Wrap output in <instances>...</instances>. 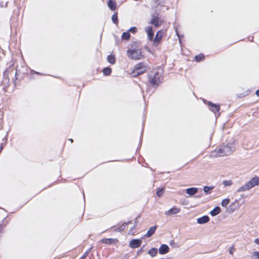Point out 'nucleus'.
Segmentation results:
<instances>
[{"instance_id": "f257e3e1", "label": "nucleus", "mask_w": 259, "mask_h": 259, "mask_svg": "<svg viewBox=\"0 0 259 259\" xmlns=\"http://www.w3.org/2000/svg\"><path fill=\"white\" fill-rule=\"evenodd\" d=\"M232 153L231 148L227 145L223 146L218 150L212 152L211 155L215 157H222L231 154Z\"/></svg>"}, {"instance_id": "f03ea898", "label": "nucleus", "mask_w": 259, "mask_h": 259, "mask_svg": "<svg viewBox=\"0 0 259 259\" xmlns=\"http://www.w3.org/2000/svg\"><path fill=\"white\" fill-rule=\"evenodd\" d=\"M147 70V66L144 62H140L137 64L134 69L131 72L135 77L138 76L144 73Z\"/></svg>"}, {"instance_id": "7ed1b4c3", "label": "nucleus", "mask_w": 259, "mask_h": 259, "mask_svg": "<svg viewBox=\"0 0 259 259\" xmlns=\"http://www.w3.org/2000/svg\"><path fill=\"white\" fill-rule=\"evenodd\" d=\"M166 29H162L156 32L155 37H153V39L151 41L153 46L156 47L160 44L162 37L166 34Z\"/></svg>"}, {"instance_id": "20e7f679", "label": "nucleus", "mask_w": 259, "mask_h": 259, "mask_svg": "<svg viewBox=\"0 0 259 259\" xmlns=\"http://www.w3.org/2000/svg\"><path fill=\"white\" fill-rule=\"evenodd\" d=\"M259 185V177H254L252 178L245 185L241 187L238 190V191L248 190L255 186Z\"/></svg>"}, {"instance_id": "39448f33", "label": "nucleus", "mask_w": 259, "mask_h": 259, "mask_svg": "<svg viewBox=\"0 0 259 259\" xmlns=\"http://www.w3.org/2000/svg\"><path fill=\"white\" fill-rule=\"evenodd\" d=\"M127 55L133 60H140L143 57L140 50H128L127 51Z\"/></svg>"}, {"instance_id": "423d86ee", "label": "nucleus", "mask_w": 259, "mask_h": 259, "mask_svg": "<svg viewBox=\"0 0 259 259\" xmlns=\"http://www.w3.org/2000/svg\"><path fill=\"white\" fill-rule=\"evenodd\" d=\"M148 81L152 85H158L160 82V76L158 71H155L153 74L148 76Z\"/></svg>"}, {"instance_id": "0eeeda50", "label": "nucleus", "mask_w": 259, "mask_h": 259, "mask_svg": "<svg viewBox=\"0 0 259 259\" xmlns=\"http://www.w3.org/2000/svg\"><path fill=\"white\" fill-rule=\"evenodd\" d=\"M163 22L164 21L160 19L158 16L153 15L149 23L153 25L155 28H158L163 23Z\"/></svg>"}, {"instance_id": "6e6552de", "label": "nucleus", "mask_w": 259, "mask_h": 259, "mask_svg": "<svg viewBox=\"0 0 259 259\" xmlns=\"http://www.w3.org/2000/svg\"><path fill=\"white\" fill-rule=\"evenodd\" d=\"M145 31L147 35L148 39L151 41L153 39L154 31L151 26H148L145 28Z\"/></svg>"}, {"instance_id": "1a4fd4ad", "label": "nucleus", "mask_w": 259, "mask_h": 259, "mask_svg": "<svg viewBox=\"0 0 259 259\" xmlns=\"http://www.w3.org/2000/svg\"><path fill=\"white\" fill-rule=\"evenodd\" d=\"M142 240L138 239H133L129 243V246L132 248H136L141 246Z\"/></svg>"}, {"instance_id": "9d476101", "label": "nucleus", "mask_w": 259, "mask_h": 259, "mask_svg": "<svg viewBox=\"0 0 259 259\" xmlns=\"http://www.w3.org/2000/svg\"><path fill=\"white\" fill-rule=\"evenodd\" d=\"M208 106L210 107V110L215 114L219 112L220 110V105L208 102L207 103Z\"/></svg>"}, {"instance_id": "9b49d317", "label": "nucleus", "mask_w": 259, "mask_h": 259, "mask_svg": "<svg viewBox=\"0 0 259 259\" xmlns=\"http://www.w3.org/2000/svg\"><path fill=\"white\" fill-rule=\"evenodd\" d=\"M181 211V208L176 207H173L170 208L169 210L165 212V214L166 215H171L172 214H176L179 213Z\"/></svg>"}, {"instance_id": "f8f14e48", "label": "nucleus", "mask_w": 259, "mask_h": 259, "mask_svg": "<svg viewBox=\"0 0 259 259\" xmlns=\"http://www.w3.org/2000/svg\"><path fill=\"white\" fill-rule=\"evenodd\" d=\"M101 242L106 244H116L118 242V240L116 238H103L101 240Z\"/></svg>"}, {"instance_id": "ddd939ff", "label": "nucleus", "mask_w": 259, "mask_h": 259, "mask_svg": "<svg viewBox=\"0 0 259 259\" xmlns=\"http://www.w3.org/2000/svg\"><path fill=\"white\" fill-rule=\"evenodd\" d=\"M169 250L168 246L166 244H162L159 248V252L161 254H166Z\"/></svg>"}, {"instance_id": "4468645a", "label": "nucleus", "mask_w": 259, "mask_h": 259, "mask_svg": "<svg viewBox=\"0 0 259 259\" xmlns=\"http://www.w3.org/2000/svg\"><path fill=\"white\" fill-rule=\"evenodd\" d=\"M107 5L112 11H115L117 9V3L115 0H109Z\"/></svg>"}, {"instance_id": "2eb2a0df", "label": "nucleus", "mask_w": 259, "mask_h": 259, "mask_svg": "<svg viewBox=\"0 0 259 259\" xmlns=\"http://www.w3.org/2000/svg\"><path fill=\"white\" fill-rule=\"evenodd\" d=\"M209 221V218L207 215H204L197 219V223L200 224L207 223Z\"/></svg>"}, {"instance_id": "dca6fc26", "label": "nucleus", "mask_w": 259, "mask_h": 259, "mask_svg": "<svg viewBox=\"0 0 259 259\" xmlns=\"http://www.w3.org/2000/svg\"><path fill=\"white\" fill-rule=\"evenodd\" d=\"M157 227L156 226H152L147 231L145 236L147 237H151L155 232Z\"/></svg>"}, {"instance_id": "f3484780", "label": "nucleus", "mask_w": 259, "mask_h": 259, "mask_svg": "<svg viewBox=\"0 0 259 259\" xmlns=\"http://www.w3.org/2000/svg\"><path fill=\"white\" fill-rule=\"evenodd\" d=\"M197 188H190L186 189V193L190 195L195 194L197 192Z\"/></svg>"}, {"instance_id": "a211bd4d", "label": "nucleus", "mask_w": 259, "mask_h": 259, "mask_svg": "<svg viewBox=\"0 0 259 259\" xmlns=\"http://www.w3.org/2000/svg\"><path fill=\"white\" fill-rule=\"evenodd\" d=\"M204 59H205L204 55L203 54L200 53L199 55L195 56V57L194 58V60L196 62H199L204 60Z\"/></svg>"}, {"instance_id": "6ab92c4d", "label": "nucleus", "mask_w": 259, "mask_h": 259, "mask_svg": "<svg viewBox=\"0 0 259 259\" xmlns=\"http://www.w3.org/2000/svg\"><path fill=\"white\" fill-rule=\"evenodd\" d=\"M107 61L108 62L111 64H114L115 63V58L114 55H109L107 57Z\"/></svg>"}, {"instance_id": "aec40b11", "label": "nucleus", "mask_w": 259, "mask_h": 259, "mask_svg": "<svg viewBox=\"0 0 259 259\" xmlns=\"http://www.w3.org/2000/svg\"><path fill=\"white\" fill-rule=\"evenodd\" d=\"M131 37L130 32L127 31L124 32L121 35V39L122 40H129Z\"/></svg>"}, {"instance_id": "412c9836", "label": "nucleus", "mask_w": 259, "mask_h": 259, "mask_svg": "<svg viewBox=\"0 0 259 259\" xmlns=\"http://www.w3.org/2000/svg\"><path fill=\"white\" fill-rule=\"evenodd\" d=\"M221 212V208L220 207H216L210 211V214L212 216H215Z\"/></svg>"}, {"instance_id": "4be33fe9", "label": "nucleus", "mask_w": 259, "mask_h": 259, "mask_svg": "<svg viewBox=\"0 0 259 259\" xmlns=\"http://www.w3.org/2000/svg\"><path fill=\"white\" fill-rule=\"evenodd\" d=\"M112 69L110 67H106L103 69V73L104 75H110L111 73Z\"/></svg>"}, {"instance_id": "5701e85b", "label": "nucleus", "mask_w": 259, "mask_h": 259, "mask_svg": "<svg viewBox=\"0 0 259 259\" xmlns=\"http://www.w3.org/2000/svg\"><path fill=\"white\" fill-rule=\"evenodd\" d=\"M148 253L152 256L154 257L157 254V249L156 248H152L148 251Z\"/></svg>"}, {"instance_id": "b1692460", "label": "nucleus", "mask_w": 259, "mask_h": 259, "mask_svg": "<svg viewBox=\"0 0 259 259\" xmlns=\"http://www.w3.org/2000/svg\"><path fill=\"white\" fill-rule=\"evenodd\" d=\"M112 22L116 25H117L118 23V20L117 17V12H115L112 16Z\"/></svg>"}, {"instance_id": "393cba45", "label": "nucleus", "mask_w": 259, "mask_h": 259, "mask_svg": "<svg viewBox=\"0 0 259 259\" xmlns=\"http://www.w3.org/2000/svg\"><path fill=\"white\" fill-rule=\"evenodd\" d=\"M164 188H158L156 191V195L160 197L162 196Z\"/></svg>"}, {"instance_id": "a878e982", "label": "nucleus", "mask_w": 259, "mask_h": 259, "mask_svg": "<svg viewBox=\"0 0 259 259\" xmlns=\"http://www.w3.org/2000/svg\"><path fill=\"white\" fill-rule=\"evenodd\" d=\"M213 188V187L204 186L203 188V190L206 193L208 194L210 193V190H211Z\"/></svg>"}, {"instance_id": "bb28decb", "label": "nucleus", "mask_w": 259, "mask_h": 259, "mask_svg": "<svg viewBox=\"0 0 259 259\" xmlns=\"http://www.w3.org/2000/svg\"><path fill=\"white\" fill-rule=\"evenodd\" d=\"M229 199H225L223 200L222 201V205L223 206H226L229 203Z\"/></svg>"}, {"instance_id": "cd10ccee", "label": "nucleus", "mask_w": 259, "mask_h": 259, "mask_svg": "<svg viewBox=\"0 0 259 259\" xmlns=\"http://www.w3.org/2000/svg\"><path fill=\"white\" fill-rule=\"evenodd\" d=\"M126 225H125V224H123V225H122L120 227H118V228H116V229H115V231H121L125 229V228L126 227Z\"/></svg>"}, {"instance_id": "c85d7f7f", "label": "nucleus", "mask_w": 259, "mask_h": 259, "mask_svg": "<svg viewBox=\"0 0 259 259\" xmlns=\"http://www.w3.org/2000/svg\"><path fill=\"white\" fill-rule=\"evenodd\" d=\"M128 31L130 32H132L133 33H136L137 31V28L136 27H131L128 30Z\"/></svg>"}, {"instance_id": "c756f323", "label": "nucleus", "mask_w": 259, "mask_h": 259, "mask_svg": "<svg viewBox=\"0 0 259 259\" xmlns=\"http://www.w3.org/2000/svg\"><path fill=\"white\" fill-rule=\"evenodd\" d=\"M223 184L225 186H231L232 184V182L231 181H224L223 182Z\"/></svg>"}, {"instance_id": "7c9ffc66", "label": "nucleus", "mask_w": 259, "mask_h": 259, "mask_svg": "<svg viewBox=\"0 0 259 259\" xmlns=\"http://www.w3.org/2000/svg\"><path fill=\"white\" fill-rule=\"evenodd\" d=\"M235 251V248H234V245H233L230 248V249H229V253L231 254H233L234 252Z\"/></svg>"}, {"instance_id": "2f4dec72", "label": "nucleus", "mask_w": 259, "mask_h": 259, "mask_svg": "<svg viewBox=\"0 0 259 259\" xmlns=\"http://www.w3.org/2000/svg\"><path fill=\"white\" fill-rule=\"evenodd\" d=\"M254 255L256 256L257 258H259V251H255L254 252Z\"/></svg>"}, {"instance_id": "473e14b6", "label": "nucleus", "mask_w": 259, "mask_h": 259, "mask_svg": "<svg viewBox=\"0 0 259 259\" xmlns=\"http://www.w3.org/2000/svg\"><path fill=\"white\" fill-rule=\"evenodd\" d=\"M254 242L257 244V245H259V239L258 238H256L254 240Z\"/></svg>"}, {"instance_id": "72a5a7b5", "label": "nucleus", "mask_w": 259, "mask_h": 259, "mask_svg": "<svg viewBox=\"0 0 259 259\" xmlns=\"http://www.w3.org/2000/svg\"><path fill=\"white\" fill-rule=\"evenodd\" d=\"M4 227L2 224H0V233L2 231Z\"/></svg>"}, {"instance_id": "f704fd0d", "label": "nucleus", "mask_w": 259, "mask_h": 259, "mask_svg": "<svg viewBox=\"0 0 259 259\" xmlns=\"http://www.w3.org/2000/svg\"><path fill=\"white\" fill-rule=\"evenodd\" d=\"M255 94L257 97H259V90H257L255 92Z\"/></svg>"}, {"instance_id": "c9c22d12", "label": "nucleus", "mask_w": 259, "mask_h": 259, "mask_svg": "<svg viewBox=\"0 0 259 259\" xmlns=\"http://www.w3.org/2000/svg\"><path fill=\"white\" fill-rule=\"evenodd\" d=\"M31 72V73H32V74H33V73H35V74H39V73H38V72H35V71H32Z\"/></svg>"}, {"instance_id": "e433bc0d", "label": "nucleus", "mask_w": 259, "mask_h": 259, "mask_svg": "<svg viewBox=\"0 0 259 259\" xmlns=\"http://www.w3.org/2000/svg\"><path fill=\"white\" fill-rule=\"evenodd\" d=\"M69 140L71 142V143L73 142V140L71 139H69Z\"/></svg>"}]
</instances>
